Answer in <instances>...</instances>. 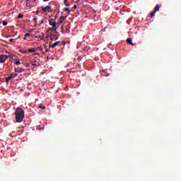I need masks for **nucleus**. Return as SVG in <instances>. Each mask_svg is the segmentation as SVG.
<instances>
[{"instance_id": "f257e3e1", "label": "nucleus", "mask_w": 181, "mask_h": 181, "mask_svg": "<svg viewBox=\"0 0 181 181\" xmlns=\"http://www.w3.org/2000/svg\"><path fill=\"white\" fill-rule=\"evenodd\" d=\"M14 115L16 116V121L18 123H21L23 122L24 118H25V111L21 108V107H17Z\"/></svg>"}, {"instance_id": "f03ea898", "label": "nucleus", "mask_w": 181, "mask_h": 181, "mask_svg": "<svg viewBox=\"0 0 181 181\" xmlns=\"http://www.w3.org/2000/svg\"><path fill=\"white\" fill-rule=\"evenodd\" d=\"M49 24L52 26V28H49L51 31H56L57 30V23L56 22H53V19H49Z\"/></svg>"}, {"instance_id": "7ed1b4c3", "label": "nucleus", "mask_w": 181, "mask_h": 181, "mask_svg": "<svg viewBox=\"0 0 181 181\" xmlns=\"http://www.w3.org/2000/svg\"><path fill=\"white\" fill-rule=\"evenodd\" d=\"M160 8V6L159 4H156L154 7L153 11L151 13L150 18H153L155 16L156 13L159 11Z\"/></svg>"}, {"instance_id": "20e7f679", "label": "nucleus", "mask_w": 181, "mask_h": 181, "mask_svg": "<svg viewBox=\"0 0 181 181\" xmlns=\"http://www.w3.org/2000/svg\"><path fill=\"white\" fill-rule=\"evenodd\" d=\"M40 8L42 9L43 13L53 12V11L52 10V6H46L45 7L42 6H40Z\"/></svg>"}, {"instance_id": "39448f33", "label": "nucleus", "mask_w": 181, "mask_h": 181, "mask_svg": "<svg viewBox=\"0 0 181 181\" xmlns=\"http://www.w3.org/2000/svg\"><path fill=\"white\" fill-rule=\"evenodd\" d=\"M8 58V57L6 55H4V54L0 55V63H4L6 59Z\"/></svg>"}, {"instance_id": "423d86ee", "label": "nucleus", "mask_w": 181, "mask_h": 181, "mask_svg": "<svg viewBox=\"0 0 181 181\" xmlns=\"http://www.w3.org/2000/svg\"><path fill=\"white\" fill-rule=\"evenodd\" d=\"M63 21H64V16H62L59 18V22L57 23V28L59 27L62 23H63Z\"/></svg>"}, {"instance_id": "0eeeda50", "label": "nucleus", "mask_w": 181, "mask_h": 181, "mask_svg": "<svg viewBox=\"0 0 181 181\" xmlns=\"http://www.w3.org/2000/svg\"><path fill=\"white\" fill-rule=\"evenodd\" d=\"M126 42H127V45H132V47H134L135 45L132 43V38H127L126 40Z\"/></svg>"}, {"instance_id": "6e6552de", "label": "nucleus", "mask_w": 181, "mask_h": 181, "mask_svg": "<svg viewBox=\"0 0 181 181\" xmlns=\"http://www.w3.org/2000/svg\"><path fill=\"white\" fill-rule=\"evenodd\" d=\"M25 69L23 68V67H20L18 68V69L17 70L16 69H15V72H17V73H21L23 72V71H25Z\"/></svg>"}, {"instance_id": "1a4fd4ad", "label": "nucleus", "mask_w": 181, "mask_h": 181, "mask_svg": "<svg viewBox=\"0 0 181 181\" xmlns=\"http://www.w3.org/2000/svg\"><path fill=\"white\" fill-rule=\"evenodd\" d=\"M59 44H60V42H54L52 45H49V48H55L57 45H59Z\"/></svg>"}, {"instance_id": "9d476101", "label": "nucleus", "mask_w": 181, "mask_h": 181, "mask_svg": "<svg viewBox=\"0 0 181 181\" xmlns=\"http://www.w3.org/2000/svg\"><path fill=\"white\" fill-rule=\"evenodd\" d=\"M24 15L23 13H19L17 16V19L23 18Z\"/></svg>"}, {"instance_id": "9b49d317", "label": "nucleus", "mask_w": 181, "mask_h": 181, "mask_svg": "<svg viewBox=\"0 0 181 181\" xmlns=\"http://www.w3.org/2000/svg\"><path fill=\"white\" fill-rule=\"evenodd\" d=\"M28 52H36V49H34V48H31L30 49L28 50Z\"/></svg>"}, {"instance_id": "f8f14e48", "label": "nucleus", "mask_w": 181, "mask_h": 181, "mask_svg": "<svg viewBox=\"0 0 181 181\" xmlns=\"http://www.w3.org/2000/svg\"><path fill=\"white\" fill-rule=\"evenodd\" d=\"M13 78V77L11 76V75L10 76H8V78H6V82H9L10 80H11Z\"/></svg>"}, {"instance_id": "ddd939ff", "label": "nucleus", "mask_w": 181, "mask_h": 181, "mask_svg": "<svg viewBox=\"0 0 181 181\" xmlns=\"http://www.w3.org/2000/svg\"><path fill=\"white\" fill-rule=\"evenodd\" d=\"M11 76L12 77V78H14L15 77L18 76V74H11Z\"/></svg>"}, {"instance_id": "4468645a", "label": "nucleus", "mask_w": 181, "mask_h": 181, "mask_svg": "<svg viewBox=\"0 0 181 181\" xmlns=\"http://www.w3.org/2000/svg\"><path fill=\"white\" fill-rule=\"evenodd\" d=\"M64 12H69V13L71 12L70 8H64Z\"/></svg>"}, {"instance_id": "2eb2a0df", "label": "nucleus", "mask_w": 181, "mask_h": 181, "mask_svg": "<svg viewBox=\"0 0 181 181\" xmlns=\"http://www.w3.org/2000/svg\"><path fill=\"white\" fill-rule=\"evenodd\" d=\"M19 52L23 53V54H26L28 52L27 50H23V49H20Z\"/></svg>"}, {"instance_id": "dca6fc26", "label": "nucleus", "mask_w": 181, "mask_h": 181, "mask_svg": "<svg viewBox=\"0 0 181 181\" xmlns=\"http://www.w3.org/2000/svg\"><path fill=\"white\" fill-rule=\"evenodd\" d=\"M2 24H3L4 26H6V25H8V23L6 21H3Z\"/></svg>"}, {"instance_id": "f3484780", "label": "nucleus", "mask_w": 181, "mask_h": 181, "mask_svg": "<svg viewBox=\"0 0 181 181\" xmlns=\"http://www.w3.org/2000/svg\"><path fill=\"white\" fill-rule=\"evenodd\" d=\"M39 108H41V110H45L46 107L40 105Z\"/></svg>"}, {"instance_id": "a211bd4d", "label": "nucleus", "mask_w": 181, "mask_h": 181, "mask_svg": "<svg viewBox=\"0 0 181 181\" xmlns=\"http://www.w3.org/2000/svg\"><path fill=\"white\" fill-rule=\"evenodd\" d=\"M33 21H35V23H37V17L33 18Z\"/></svg>"}, {"instance_id": "6ab92c4d", "label": "nucleus", "mask_w": 181, "mask_h": 181, "mask_svg": "<svg viewBox=\"0 0 181 181\" xmlns=\"http://www.w3.org/2000/svg\"><path fill=\"white\" fill-rule=\"evenodd\" d=\"M66 4H69V0H64V4L66 5Z\"/></svg>"}, {"instance_id": "aec40b11", "label": "nucleus", "mask_w": 181, "mask_h": 181, "mask_svg": "<svg viewBox=\"0 0 181 181\" xmlns=\"http://www.w3.org/2000/svg\"><path fill=\"white\" fill-rule=\"evenodd\" d=\"M30 36V34H29L28 33H27L26 34H25L24 37H29Z\"/></svg>"}, {"instance_id": "412c9836", "label": "nucleus", "mask_w": 181, "mask_h": 181, "mask_svg": "<svg viewBox=\"0 0 181 181\" xmlns=\"http://www.w3.org/2000/svg\"><path fill=\"white\" fill-rule=\"evenodd\" d=\"M60 43L62 44V45H66V41H62Z\"/></svg>"}, {"instance_id": "4be33fe9", "label": "nucleus", "mask_w": 181, "mask_h": 181, "mask_svg": "<svg viewBox=\"0 0 181 181\" xmlns=\"http://www.w3.org/2000/svg\"><path fill=\"white\" fill-rule=\"evenodd\" d=\"M15 64H17V65H19V64H21V63L20 61H16V62H15Z\"/></svg>"}, {"instance_id": "5701e85b", "label": "nucleus", "mask_w": 181, "mask_h": 181, "mask_svg": "<svg viewBox=\"0 0 181 181\" xmlns=\"http://www.w3.org/2000/svg\"><path fill=\"white\" fill-rule=\"evenodd\" d=\"M71 6V4H70L69 3L65 4V6H66V7H69V6Z\"/></svg>"}, {"instance_id": "b1692460", "label": "nucleus", "mask_w": 181, "mask_h": 181, "mask_svg": "<svg viewBox=\"0 0 181 181\" xmlns=\"http://www.w3.org/2000/svg\"><path fill=\"white\" fill-rule=\"evenodd\" d=\"M13 40H14L13 38H11V39L9 40V42H13Z\"/></svg>"}, {"instance_id": "393cba45", "label": "nucleus", "mask_w": 181, "mask_h": 181, "mask_svg": "<svg viewBox=\"0 0 181 181\" xmlns=\"http://www.w3.org/2000/svg\"><path fill=\"white\" fill-rule=\"evenodd\" d=\"M35 62H36V61H35L33 63H32V64H33V66H37V64H35Z\"/></svg>"}, {"instance_id": "a878e982", "label": "nucleus", "mask_w": 181, "mask_h": 181, "mask_svg": "<svg viewBox=\"0 0 181 181\" xmlns=\"http://www.w3.org/2000/svg\"><path fill=\"white\" fill-rule=\"evenodd\" d=\"M36 14L39 15L40 14V11H36Z\"/></svg>"}, {"instance_id": "bb28decb", "label": "nucleus", "mask_w": 181, "mask_h": 181, "mask_svg": "<svg viewBox=\"0 0 181 181\" xmlns=\"http://www.w3.org/2000/svg\"><path fill=\"white\" fill-rule=\"evenodd\" d=\"M45 23V21L43 20L41 21L40 24Z\"/></svg>"}, {"instance_id": "cd10ccee", "label": "nucleus", "mask_w": 181, "mask_h": 181, "mask_svg": "<svg viewBox=\"0 0 181 181\" xmlns=\"http://www.w3.org/2000/svg\"><path fill=\"white\" fill-rule=\"evenodd\" d=\"M74 9H76V8H77V6H76V5H74Z\"/></svg>"}, {"instance_id": "c85d7f7f", "label": "nucleus", "mask_w": 181, "mask_h": 181, "mask_svg": "<svg viewBox=\"0 0 181 181\" xmlns=\"http://www.w3.org/2000/svg\"><path fill=\"white\" fill-rule=\"evenodd\" d=\"M44 2H48L49 0H43Z\"/></svg>"}, {"instance_id": "c756f323", "label": "nucleus", "mask_w": 181, "mask_h": 181, "mask_svg": "<svg viewBox=\"0 0 181 181\" xmlns=\"http://www.w3.org/2000/svg\"><path fill=\"white\" fill-rule=\"evenodd\" d=\"M23 40H26V37H23Z\"/></svg>"}, {"instance_id": "7c9ffc66", "label": "nucleus", "mask_w": 181, "mask_h": 181, "mask_svg": "<svg viewBox=\"0 0 181 181\" xmlns=\"http://www.w3.org/2000/svg\"><path fill=\"white\" fill-rule=\"evenodd\" d=\"M54 18L57 19V16H54Z\"/></svg>"}, {"instance_id": "2f4dec72", "label": "nucleus", "mask_w": 181, "mask_h": 181, "mask_svg": "<svg viewBox=\"0 0 181 181\" xmlns=\"http://www.w3.org/2000/svg\"><path fill=\"white\" fill-rule=\"evenodd\" d=\"M49 52V49H46V52Z\"/></svg>"}, {"instance_id": "473e14b6", "label": "nucleus", "mask_w": 181, "mask_h": 181, "mask_svg": "<svg viewBox=\"0 0 181 181\" xmlns=\"http://www.w3.org/2000/svg\"><path fill=\"white\" fill-rule=\"evenodd\" d=\"M26 66H27V67H28V66H29V65H26Z\"/></svg>"}, {"instance_id": "72a5a7b5", "label": "nucleus", "mask_w": 181, "mask_h": 181, "mask_svg": "<svg viewBox=\"0 0 181 181\" xmlns=\"http://www.w3.org/2000/svg\"><path fill=\"white\" fill-rule=\"evenodd\" d=\"M57 40V38H56V40Z\"/></svg>"}]
</instances>
